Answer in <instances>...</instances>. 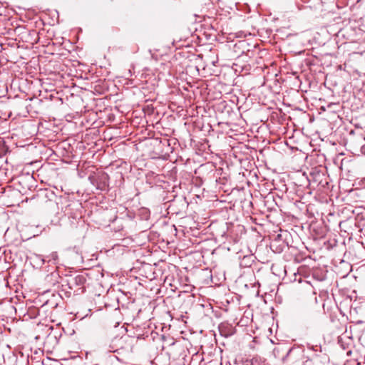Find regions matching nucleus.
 Here are the masks:
<instances>
[{
    "mask_svg": "<svg viewBox=\"0 0 365 365\" xmlns=\"http://www.w3.org/2000/svg\"><path fill=\"white\" fill-rule=\"evenodd\" d=\"M133 340L134 339L130 337L129 336L114 337L108 344V350L110 352H118L120 349H127L131 351L133 348Z\"/></svg>",
    "mask_w": 365,
    "mask_h": 365,
    "instance_id": "f257e3e1",
    "label": "nucleus"
},
{
    "mask_svg": "<svg viewBox=\"0 0 365 365\" xmlns=\"http://www.w3.org/2000/svg\"><path fill=\"white\" fill-rule=\"evenodd\" d=\"M92 184L96 187L97 189L104 191L107 190L109 185V176L106 173L98 174L96 178L92 180Z\"/></svg>",
    "mask_w": 365,
    "mask_h": 365,
    "instance_id": "f03ea898",
    "label": "nucleus"
},
{
    "mask_svg": "<svg viewBox=\"0 0 365 365\" xmlns=\"http://www.w3.org/2000/svg\"><path fill=\"white\" fill-rule=\"evenodd\" d=\"M86 281V277L83 275L78 274L75 277L72 278L68 284H70V288H73V287L83 286L85 284Z\"/></svg>",
    "mask_w": 365,
    "mask_h": 365,
    "instance_id": "7ed1b4c3",
    "label": "nucleus"
},
{
    "mask_svg": "<svg viewBox=\"0 0 365 365\" xmlns=\"http://www.w3.org/2000/svg\"><path fill=\"white\" fill-rule=\"evenodd\" d=\"M47 258L48 262H52L53 264H56L57 262L58 256L56 252H53L47 256Z\"/></svg>",
    "mask_w": 365,
    "mask_h": 365,
    "instance_id": "20e7f679",
    "label": "nucleus"
},
{
    "mask_svg": "<svg viewBox=\"0 0 365 365\" xmlns=\"http://www.w3.org/2000/svg\"><path fill=\"white\" fill-rule=\"evenodd\" d=\"M361 153H363L364 155H365V145H362L361 148Z\"/></svg>",
    "mask_w": 365,
    "mask_h": 365,
    "instance_id": "39448f33",
    "label": "nucleus"
},
{
    "mask_svg": "<svg viewBox=\"0 0 365 365\" xmlns=\"http://www.w3.org/2000/svg\"><path fill=\"white\" fill-rule=\"evenodd\" d=\"M36 257L42 262V264L44 263L45 259L41 255H37Z\"/></svg>",
    "mask_w": 365,
    "mask_h": 365,
    "instance_id": "423d86ee",
    "label": "nucleus"
},
{
    "mask_svg": "<svg viewBox=\"0 0 365 365\" xmlns=\"http://www.w3.org/2000/svg\"><path fill=\"white\" fill-rule=\"evenodd\" d=\"M70 206H71V205H68L67 207H66L64 212H66V214H68V207H70Z\"/></svg>",
    "mask_w": 365,
    "mask_h": 365,
    "instance_id": "0eeeda50",
    "label": "nucleus"
}]
</instances>
